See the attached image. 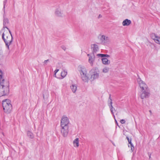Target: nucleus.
<instances>
[{
  "label": "nucleus",
  "mask_w": 160,
  "mask_h": 160,
  "mask_svg": "<svg viewBox=\"0 0 160 160\" xmlns=\"http://www.w3.org/2000/svg\"><path fill=\"white\" fill-rule=\"evenodd\" d=\"M137 80L140 88V97L141 99H143L149 98L150 92L148 85L140 78H138Z\"/></svg>",
  "instance_id": "nucleus-1"
},
{
  "label": "nucleus",
  "mask_w": 160,
  "mask_h": 160,
  "mask_svg": "<svg viewBox=\"0 0 160 160\" xmlns=\"http://www.w3.org/2000/svg\"><path fill=\"white\" fill-rule=\"evenodd\" d=\"M69 125V121L68 118L66 116H63L61 120L60 126L61 132L64 137H66L68 134Z\"/></svg>",
  "instance_id": "nucleus-2"
},
{
  "label": "nucleus",
  "mask_w": 160,
  "mask_h": 160,
  "mask_svg": "<svg viewBox=\"0 0 160 160\" xmlns=\"http://www.w3.org/2000/svg\"><path fill=\"white\" fill-rule=\"evenodd\" d=\"M3 72L0 69V97L9 93V85L8 82L4 83V79L2 77Z\"/></svg>",
  "instance_id": "nucleus-3"
},
{
  "label": "nucleus",
  "mask_w": 160,
  "mask_h": 160,
  "mask_svg": "<svg viewBox=\"0 0 160 160\" xmlns=\"http://www.w3.org/2000/svg\"><path fill=\"white\" fill-rule=\"evenodd\" d=\"M2 38L5 43L6 46L9 49V46L12 44L13 40L12 36L9 35L8 32L6 31L2 32Z\"/></svg>",
  "instance_id": "nucleus-4"
},
{
  "label": "nucleus",
  "mask_w": 160,
  "mask_h": 160,
  "mask_svg": "<svg viewBox=\"0 0 160 160\" xmlns=\"http://www.w3.org/2000/svg\"><path fill=\"white\" fill-rule=\"evenodd\" d=\"M2 105L5 112L7 113L10 112L12 109L11 101L9 99H6L2 101Z\"/></svg>",
  "instance_id": "nucleus-5"
},
{
  "label": "nucleus",
  "mask_w": 160,
  "mask_h": 160,
  "mask_svg": "<svg viewBox=\"0 0 160 160\" xmlns=\"http://www.w3.org/2000/svg\"><path fill=\"white\" fill-rule=\"evenodd\" d=\"M81 78L84 82H87L88 80V77L86 68L84 67H81L80 70Z\"/></svg>",
  "instance_id": "nucleus-6"
},
{
  "label": "nucleus",
  "mask_w": 160,
  "mask_h": 160,
  "mask_svg": "<svg viewBox=\"0 0 160 160\" xmlns=\"http://www.w3.org/2000/svg\"><path fill=\"white\" fill-rule=\"evenodd\" d=\"M99 39L102 44L106 43L109 41L108 37L104 35L100 36Z\"/></svg>",
  "instance_id": "nucleus-7"
},
{
  "label": "nucleus",
  "mask_w": 160,
  "mask_h": 160,
  "mask_svg": "<svg viewBox=\"0 0 160 160\" xmlns=\"http://www.w3.org/2000/svg\"><path fill=\"white\" fill-rule=\"evenodd\" d=\"M151 37L156 43L160 44V37L154 33L152 34Z\"/></svg>",
  "instance_id": "nucleus-8"
},
{
  "label": "nucleus",
  "mask_w": 160,
  "mask_h": 160,
  "mask_svg": "<svg viewBox=\"0 0 160 160\" xmlns=\"http://www.w3.org/2000/svg\"><path fill=\"white\" fill-rule=\"evenodd\" d=\"M8 20L6 18H4L3 20V28L1 30L0 33H1L2 32H4V28H6L7 27V26L8 24Z\"/></svg>",
  "instance_id": "nucleus-9"
},
{
  "label": "nucleus",
  "mask_w": 160,
  "mask_h": 160,
  "mask_svg": "<svg viewBox=\"0 0 160 160\" xmlns=\"http://www.w3.org/2000/svg\"><path fill=\"white\" fill-rule=\"evenodd\" d=\"M91 48L92 50L93 54H94L98 50V46L95 44H92L91 45Z\"/></svg>",
  "instance_id": "nucleus-10"
},
{
  "label": "nucleus",
  "mask_w": 160,
  "mask_h": 160,
  "mask_svg": "<svg viewBox=\"0 0 160 160\" xmlns=\"http://www.w3.org/2000/svg\"><path fill=\"white\" fill-rule=\"evenodd\" d=\"M55 14L57 16L59 17H62L63 15L61 10L59 8H57L56 10Z\"/></svg>",
  "instance_id": "nucleus-11"
},
{
  "label": "nucleus",
  "mask_w": 160,
  "mask_h": 160,
  "mask_svg": "<svg viewBox=\"0 0 160 160\" xmlns=\"http://www.w3.org/2000/svg\"><path fill=\"white\" fill-rule=\"evenodd\" d=\"M95 56L94 54H93L92 56H90L89 57L88 62L90 65L92 66L93 62L95 60Z\"/></svg>",
  "instance_id": "nucleus-12"
},
{
  "label": "nucleus",
  "mask_w": 160,
  "mask_h": 160,
  "mask_svg": "<svg viewBox=\"0 0 160 160\" xmlns=\"http://www.w3.org/2000/svg\"><path fill=\"white\" fill-rule=\"evenodd\" d=\"M99 77V73L97 72H93V73L91 75V79L92 80L98 78Z\"/></svg>",
  "instance_id": "nucleus-13"
},
{
  "label": "nucleus",
  "mask_w": 160,
  "mask_h": 160,
  "mask_svg": "<svg viewBox=\"0 0 160 160\" xmlns=\"http://www.w3.org/2000/svg\"><path fill=\"white\" fill-rule=\"evenodd\" d=\"M131 23L130 20L126 19L124 20L122 23V25L123 26H129Z\"/></svg>",
  "instance_id": "nucleus-14"
},
{
  "label": "nucleus",
  "mask_w": 160,
  "mask_h": 160,
  "mask_svg": "<svg viewBox=\"0 0 160 160\" xmlns=\"http://www.w3.org/2000/svg\"><path fill=\"white\" fill-rule=\"evenodd\" d=\"M102 63L104 65H108L110 63V61L106 58H102Z\"/></svg>",
  "instance_id": "nucleus-15"
},
{
  "label": "nucleus",
  "mask_w": 160,
  "mask_h": 160,
  "mask_svg": "<svg viewBox=\"0 0 160 160\" xmlns=\"http://www.w3.org/2000/svg\"><path fill=\"white\" fill-rule=\"evenodd\" d=\"M73 146L75 147H78L79 145V140L78 138H76L73 142Z\"/></svg>",
  "instance_id": "nucleus-16"
},
{
  "label": "nucleus",
  "mask_w": 160,
  "mask_h": 160,
  "mask_svg": "<svg viewBox=\"0 0 160 160\" xmlns=\"http://www.w3.org/2000/svg\"><path fill=\"white\" fill-rule=\"evenodd\" d=\"M72 92L75 93L77 89V86L75 84H72L70 86Z\"/></svg>",
  "instance_id": "nucleus-17"
},
{
  "label": "nucleus",
  "mask_w": 160,
  "mask_h": 160,
  "mask_svg": "<svg viewBox=\"0 0 160 160\" xmlns=\"http://www.w3.org/2000/svg\"><path fill=\"white\" fill-rule=\"evenodd\" d=\"M27 135L31 139H32L34 138V135L32 132L30 131H28L27 132Z\"/></svg>",
  "instance_id": "nucleus-18"
},
{
  "label": "nucleus",
  "mask_w": 160,
  "mask_h": 160,
  "mask_svg": "<svg viewBox=\"0 0 160 160\" xmlns=\"http://www.w3.org/2000/svg\"><path fill=\"white\" fill-rule=\"evenodd\" d=\"M97 56L101 58H108L110 57V56L107 54H97Z\"/></svg>",
  "instance_id": "nucleus-19"
},
{
  "label": "nucleus",
  "mask_w": 160,
  "mask_h": 160,
  "mask_svg": "<svg viewBox=\"0 0 160 160\" xmlns=\"http://www.w3.org/2000/svg\"><path fill=\"white\" fill-rule=\"evenodd\" d=\"M111 101L110 102V111H111L112 114H113L114 113L113 111L114 110H115V109L114 108H113V107L112 106V102L111 99Z\"/></svg>",
  "instance_id": "nucleus-20"
},
{
  "label": "nucleus",
  "mask_w": 160,
  "mask_h": 160,
  "mask_svg": "<svg viewBox=\"0 0 160 160\" xmlns=\"http://www.w3.org/2000/svg\"><path fill=\"white\" fill-rule=\"evenodd\" d=\"M67 72L66 71L63 70L61 72V76L62 78H64L67 75Z\"/></svg>",
  "instance_id": "nucleus-21"
},
{
  "label": "nucleus",
  "mask_w": 160,
  "mask_h": 160,
  "mask_svg": "<svg viewBox=\"0 0 160 160\" xmlns=\"http://www.w3.org/2000/svg\"><path fill=\"white\" fill-rule=\"evenodd\" d=\"M109 70V68L108 67H105L102 69V72L104 73L108 72Z\"/></svg>",
  "instance_id": "nucleus-22"
},
{
  "label": "nucleus",
  "mask_w": 160,
  "mask_h": 160,
  "mask_svg": "<svg viewBox=\"0 0 160 160\" xmlns=\"http://www.w3.org/2000/svg\"><path fill=\"white\" fill-rule=\"evenodd\" d=\"M3 58L2 51L1 48H0V60Z\"/></svg>",
  "instance_id": "nucleus-23"
},
{
  "label": "nucleus",
  "mask_w": 160,
  "mask_h": 160,
  "mask_svg": "<svg viewBox=\"0 0 160 160\" xmlns=\"http://www.w3.org/2000/svg\"><path fill=\"white\" fill-rule=\"evenodd\" d=\"M49 62V60L48 59L46 60H45L43 62L44 65H45L47 64V63L48 62Z\"/></svg>",
  "instance_id": "nucleus-24"
},
{
  "label": "nucleus",
  "mask_w": 160,
  "mask_h": 160,
  "mask_svg": "<svg viewBox=\"0 0 160 160\" xmlns=\"http://www.w3.org/2000/svg\"><path fill=\"white\" fill-rule=\"evenodd\" d=\"M125 122H126V121L125 120H124V119H122L120 120V122L122 124H124L125 123Z\"/></svg>",
  "instance_id": "nucleus-25"
},
{
  "label": "nucleus",
  "mask_w": 160,
  "mask_h": 160,
  "mask_svg": "<svg viewBox=\"0 0 160 160\" xmlns=\"http://www.w3.org/2000/svg\"><path fill=\"white\" fill-rule=\"evenodd\" d=\"M130 146H131V149L132 150V151H133L132 149H134V146L133 145V144L132 143H130Z\"/></svg>",
  "instance_id": "nucleus-26"
},
{
  "label": "nucleus",
  "mask_w": 160,
  "mask_h": 160,
  "mask_svg": "<svg viewBox=\"0 0 160 160\" xmlns=\"http://www.w3.org/2000/svg\"><path fill=\"white\" fill-rule=\"evenodd\" d=\"M7 0H4V1H3V5H4L3 8H4L5 7V5L7 3Z\"/></svg>",
  "instance_id": "nucleus-27"
},
{
  "label": "nucleus",
  "mask_w": 160,
  "mask_h": 160,
  "mask_svg": "<svg viewBox=\"0 0 160 160\" xmlns=\"http://www.w3.org/2000/svg\"><path fill=\"white\" fill-rule=\"evenodd\" d=\"M6 28L8 30V31L9 32V33L10 34H9V35L11 36H12V34L11 33V31H10V30L9 29V28L8 27H6Z\"/></svg>",
  "instance_id": "nucleus-28"
},
{
  "label": "nucleus",
  "mask_w": 160,
  "mask_h": 160,
  "mask_svg": "<svg viewBox=\"0 0 160 160\" xmlns=\"http://www.w3.org/2000/svg\"><path fill=\"white\" fill-rule=\"evenodd\" d=\"M59 71L58 69H56L54 72V74L56 75V73Z\"/></svg>",
  "instance_id": "nucleus-29"
},
{
  "label": "nucleus",
  "mask_w": 160,
  "mask_h": 160,
  "mask_svg": "<svg viewBox=\"0 0 160 160\" xmlns=\"http://www.w3.org/2000/svg\"><path fill=\"white\" fill-rule=\"evenodd\" d=\"M128 142L129 144L132 143L131 139H130L128 141Z\"/></svg>",
  "instance_id": "nucleus-30"
},
{
  "label": "nucleus",
  "mask_w": 160,
  "mask_h": 160,
  "mask_svg": "<svg viewBox=\"0 0 160 160\" xmlns=\"http://www.w3.org/2000/svg\"><path fill=\"white\" fill-rule=\"evenodd\" d=\"M112 114L113 115V118H114V119H115V121L117 123V121L115 119V115H114V113H113V114Z\"/></svg>",
  "instance_id": "nucleus-31"
},
{
  "label": "nucleus",
  "mask_w": 160,
  "mask_h": 160,
  "mask_svg": "<svg viewBox=\"0 0 160 160\" xmlns=\"http://www.w3.org/2000/svg\"><path fill=\"white\" fill-rule=\"evenodd\" d=\"M101 17H102V16L100 14L98 16V18H101Z\"/></svg>",
  "instance_id": "nucleus-32"
},
{
  "label": "nucleus",
  "mask_w": 160,
  "mask_h": 160,
  "mask_svg": "<svg viewBox=\"0 0 160 160\" xmlns=\"http://www.w3.org/2000/svg\"><path fill=\"white\" fill-rule=\"evenodd\" d=\"M126 138L128 140V141L130 139L128 137H127Z\"/></svg>",
  "instance_id": "nucleus-33"
},
{
  "label": "nucleus",
  "mask_w": 160,
  "mask_h": 160,
  "mask_svg": "<svg viewBox=\"0 0 160 160\" xmlns=\"http://www.w3.org/2000/svg\"><path fill=\"white\" fill-rule=\"evenodd\" d=\"M87 56H88L89 57L90 56H92L91 55H90V54H87Z\"/></svg>",
  "instance_id": "nucleus-34"
},
{
  "label": "nucleus",
  "mask_w": 160,
  "mask_h": 160,
  "mask_svg": "<svg viewBox=\"0 0 160 160\" xmlns=\"http://www.w3.org/2000/svg\"><path fill=\"white\" fill-rule=\"evenodd\" d=\"M93 71H94V70H92L91 71L92 72H93Z\"/></svg>",
  "instance_id": "nucleus-35"
},
{
  "label": "nucleus",
  "mask_w": 160,
  "mask_h": 160,
  "mask_svg": "<svg viewBox=\"0 0 160 160\" xmlns=\"http://www.w3.org/2000/svg\"><path fill=\"white\" fill-rule=\"evenodd\" d=\"M63 49L64 50H65V49H64V48H63Z\"/></svg>",
  "instance_id": "nucleus-36"
},
{
  "label": "nucleus",
  "mask_w": 160,
  "mask_h": 160,
  "mask_svg": "<svg viewBox=\"0 0 160 160\" xmlns=\"http://www.w3.org/2000/svg\"><path fill=\"white\" fill-rule=\"evenodd\" d=\"M63 49L64 50H65V49H64V48H63Z\"/></svg>",
  "instance_id": "nucleus-37"
}]
</instances>
